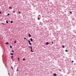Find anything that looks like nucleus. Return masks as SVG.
Here are the masks:
<instances>
[{"instance_id":"1","label":"nucleus","mask_w":76,"mask_h":76,"mask_svg":"<svg viewBox=\"0 0 76 76\" xmlns=\"http://www.w3.org/2000/svg\"><path fill=\"white\" fill-rule=\"evenodd\" d=\"M28 48H31V52H34V50H32V48L31 46H28Z\"/></svg>"},{"instance_id":"2","label":"nucleus","mask_w":76,"mask_h":76,"mask_svg":"<svg viewBox=\"0 0 76 76\" xmlns=\"http://www.w3.org/2000/svg\"><path fill=\"white\" fill-rule=\"evenodd\" d=\"M28 43H29V44L30 45H31V42H30V40H28Z\"/></svg>"},{"instance_id":"3","label":"nucleus","mask_w":76,"mask_h":76,"mask_svg":"<svg viewBox=\"0 0 76 76\" xmlns=\"http://www.w3.org/2000/svg\"><path fill=\"white\" fill-rule=\"evenodd\" d=\"M53 76H56L57 74L55 73H54L53 74Z\"/></svg>"},{"instance_id":"4","label":"nucleus","mask_w":76,"mask_h":76,"mask_svg":"<svg viewBox=\"0 0 76 76\" xmlns=\"http://www.w3.org/2000/svg\"><path fill=\"white\" fill-rule=\"evenodd\" d=\"M48 44H49V43H48V42H47L46 43V45H48Z\"/></svg>"},{"instance_id":"5","label":"nucleus","mask_w":76,"mask_h":76,"mask_svg":"<svg viewBox=\"0 0 76 76\" xmlns=\"http://www.w3.org/2000/svg\"><path fill=\"white\" fill-rule=\"evenodd\" d=\"M30 41H33V39H32V38H30Z\"/></svg>"},{"instance_id":"6","label":"nucleus","mask_w":76,"mask_h":76,"mask_svg":"<svg viewBox=\"0 0 76 76\" xmlns=\"http://www.w3.org/2000/svg\"><path fill=\"white\" fill-rule=\"evenodd\" d=\"M5 44L7 45V44L8 45H9V43H8L7 42H6L5 43Z\"/></svg>"},{"instance_id":"7","label":"nucleus","mask_w":76,"mask_h":76,"mask_svg":"<svg viewBox=\"0 0 76 76\" xmlns=\"http://www.w3.org/2000/svg\"><path fill=\"white\" fill-rule=\"evenodd\" d=\"M28 37H31V35L30 34H28Z\"/></svg>"},{"instance_id":"8","label":"nucleus","mask_w":76,"mask_h":76,"mask_svg":"<svg viewBox=\"0 0 76 76\" xmlns=\"http://www.w3.org/2000/svg\"><path fill=\"white\" fill-rule=\"evenodd\" d=\"M38 18H41V15H39L38 17Z\"/></svg>"},{"instance_id":"9","label":"nucleus","mask_w":76,"mask_h":76,"mask_svg":"<svg viewBox=\"0 0 76 76\" xmlns=\"http://www.w3.org/2000/svg\"><path fill=\"white\" fill-rule=\"evenodd\" d=\"M62 47H63V48H64V45H62Z\"/></svg>"},{"instance_id":"10","label":"nucleus","mask_w":76,"mask_h":76,"mask_svg":"<svg viewBox=\"0 0 76 76\" xmlns=\"http://www.w3.org/2000/svg\"><path fill=\"white\" fill-rule=\"evenodd\" d=\"M10 55H12V56H13V53H11Z\"/></svg>"},{"instance_id":"11","label":"nucleus","mask_w":76,"mask_h":76,"mask_svg":"<svg viewBox=\"0 0 76 76\" xmlns=\"http://www.w3.org/2000/svg\"><path fill=\"white\" fill-rule=\"evenodd\" d=\"M13 56H12L11 57V58H13Z\"/></svg>"},{"instance_id":"12","label":"nucleus","mask_w":76,"mask_h":76,"mask_svg":"<svg viewBox=\"0 0 76 76\" xmlns=\"http://www.w3.org/2000/svg\"><path fill=\"white\" fill-rule=\"evenodd\" d=\"M12 53H14V50H13L12 49Z\"/></svg>"},{"instance_id":"13","label":"nucleus","mask_w":76,"mask_h":76,"mask_svg":"<svg viewBox=\"0 0 76 76\" xmlns=\"http://www.w3.org/2000/svg\"><path fill=\"white\" fill-rule=\"evenodd\" d=\"M9 9H12V7H9Z\"/></svg>"},{"instance_id":"14","label":"nucleus","mask_w":76,"mask_h":76,"mask_svg":"<svg viewBox=\"0 0 76 76\" xmlns=\"http://www.w3.org/2000/svg\"><path fill=\"white\" fill-rule=\"evenodd\" d=\"M6 23H8V21H7V20L6 21Z\"/></svg>"},{"instance_id":"15","label":"nucleus","mask_w":76,"mask_h":76,"mask_svg":"<svg viewBox=\"0 0 76 76\" xmlns=\"http://www.w3.org/2000/svg\"><path fill=\"white\" fill-rule=\"evenodd\" d=\"M23 61H25V59L23 58Z\"/></svg>"},{"instance_id":"16","label":"nucleus","mask_w":76,"mask_h":76,"mask_svg":"<svg viewBox=\"0 0 76 76\" xmlns=\"http://www.w3.org/2000/svg\"><path fill=\"white\" fill-rule=\"evenodd\" d=\"M10 23H13V21H10Z\"/></svg>"},{"instance_id":"17","label":"nucleus","mask_w":76,"mask_h":76,"mask_svg":"<svg viewBox=\"0 0 76 76\" xmlns=\"http://www.w3.org/2000/svg\"><path fill=\"white\" fill-rule=\"evenodd\" d=\"M40 18H38V20H39V19H40Z\"/></svg>"},{"instance_id":"18","label":"nucleus","mask_w":76,"mask_h":76,"mask_svg":"<svg viewBox=\"0 0 76 76\" xmlns=\"http://www.w3.org/2000/svg\"><path fill=\"white\" fill-rule=\"evenodd\" d=\"M65 51H66V52H68V50H66Z\"/></svg>"},{"instance_id":"19","label":"nucleus","mask_w":76,"mask_h":76,"mask_svg":"<svg viewBox=\"0 0 76 76\" xmlns=\"http://www.w3.org/2000/svg\"><path fill=\"white\" fill-rule=\"evenodd\" d=\"M18 13H20V14L21 13L20 12V11H18Z\"/></svg>"},{"instance_id":"20","label":"nucleus","mask_w":76,"mask_h":76,"mask_svg":"<svg viewBox=\"0 0 76 76\" xmlns=\"http://www.w3.org/2000/svg\"><path fill=\"white\" fill-rule=\"evenodd\" d=\"M10 47L11 48H12V46H10Z\"/></svg>"},{"instance_id":"21","label":"nucleus","mask_w":76,"mask_h":76,"mask_svg":"<svg viewBox=\"0 0 76 76\" xmlns=\"http://www.w3.org/2000/svg\"><path fill=\"white\" fill-rule=\"evenodd\" d=\"M9 15H10V14H8L7 15V16H9Z\"/></svg>"},{"instance_id":"22","label":"nucleus","mask_w":76,"mask_h":76,"mask_svg":"<svg viewBox=\"0 0 76 76\" xmlns=\"http://www.w3.org/2000/svg\"><path fill=\"white\" fill-rule=\"evenodd\" d=\"M18 61H19V58H18Z\"/></svg>"},{"instance_id":"23","label":"nucleus","mask_w":76,"mask_h":76,"mask_svg":"<svg viewBox=\"0 0 76 76\" xmlns=\"http://www.w3.org/2000/svg\"><path fill=\"white\" fill-rule=\"evenodd\" d=\"M70 13L72 14V11H70Z\"/></svg>"},{"instance_id":"24","label":"nucleus","mask_w":76,"mask_h":76,"mask_svg":"<svg viewBox=\"0 0 76 76\" xmlns=\"http://www.w3.org/2000/svg\"><path fill=\"white\" fill-rule=\"evenodd\" d=\"M11 68L12 69H13V67H12V66H11Z\"/></svg>"},{"instance_id":"25","label":"nucleus","mask_w":76,"mask_h":76,"mask_svg":"<svg viewBox=\"0 0 76 76\" xmlns=\"http://www.w3.org/2000/svg\"><path fill=\"white\" fill-rule=\"evenodd\" d=\"M1 24H2L3 25H4L5 24L4 23H1Z\"/></svg>"},{"instance_id":"26","label":"nucleus","mask_w":76,"mask_h":76,"mask_svg":"<svg viewBox=\"0 0 76 76\" xmlns=\"http://www.w3.org/2000/svg\"><path fill=\"white\" fill-rule=\"evenodd\" d=\"M14 43H15V44H16V41H14Z\"/></svg>"},{"instance_id":"27","label":"nucleus","mask_w":76,"mask_h":76,"mask_svg":"<svg viewBox=\"0 0 76 76\" xmlns=\"http://www.w3.org/2000/svg\"><path fill=\"white\" fill-rule=\"evenodd\" d=\"M13 12H14V13H15V12H16V11H14Z\"/></svg>"},{"instance_id":"28","label":"nucleus","mask_w":76,"mask_h":76,"mask_svg":"<svg viewBox=\"0 0 76 76\" xmlns=\"http://www.w3.org/2000/svg\"><path fill=\"white\" fill-rule=\"evenodd\" d=\"M51 43H52V44H53V42H51Z\"/></svg>"},{"instance_id":"29","label":"nucleus","mask_w":76,"mask_h":76,"mask_svg":"<svg viewBox=\"0 0 76 76\" xmlns=\"http://www.w3.org/2000/svg\"><path fill=\"white\" fill-rule=\"evenodd\" d=\"M18 69H17V72H18Z\"/></svg>"},{"instance_id":"30","label":"nucleus","mask_w":76,"mask_h":76,"mask_svg":"<svg viewBox=\"0 0 76 76\" xmlns=\"http://www.w3.org/2000/svg\"><path fill=\"white\" fill-rule=\"evenodd\" d=\"M24 39H26V38L24 37Z\"/></svg>"},{"instance_id":"31","label":"nucleus","mask_w":76,"mask_h":76,"mask_svg":"<svg viewBox=\"0 0 76 76\" xmlns=\"http://www.w3.org/2000/svg\"><path fill=\"white\" fill-rule=\"evenodd\" d=\"M1 11H0V14H1Z\"/></svg>"},{"instance_id":"32","label":"nucleus","mask_w":76,"mask_h":76,"mask_svg":"<svg viewBox=\"0 0 76 76\" xmlns=\"http://www.w3.org/2000/svg\"><path fill=\"white\" fill-rule=\"evenodd\" d=\"M74 61H72V62H73Z\"/></svg>"},{"instance_id":"33","label":"nucleus","mask_w":76,"mask_h":76,"mask_svg":"<svg viewBox=\"0 0 76 76\" xmlns=\"http://www.w3.org/2000/svg\"><path fill=\"white\" fill-rule=\"evenodd\" d=\"M2 39H3V37H2Z\"/></svg>"},{"instance_id":"34","label":"nucleus","mask_w":76,"mask_h":76,"mask_svg":"<svg viewBox=\"0 0 76 76\" xmlns=\"http://www.w3.org/2000/svg\"><path fill=\"white\" fill-rule=\"evenodd\" d=\"M26 41H28V39H26Z\"/></svg>"},{"instance_id":"35","label":"nucleus","mask_w":76,"mask_h":76,"mask_svg":"<svg viewBox=\"0 0 76 76\" xmlns=\"http://www.w3.org/2000/svg\"><path fill=\"white\" fill-rule=\"evenodd\" d=\"M51 73H52V71H51Z\"/></svg>"},{"instance_id":"36","label":"nucleus","mask_w":76,"mask_h":76,"mask_svg":"<svg viewBox=\"0 0 76 76\" xmlns=\"http://www.w3.org/2000/svg\"><path fill=\"white\" fill-rule=\"evenodd\" d=\"M8 74H9V73H8Z\"/></svg>"},{"instance_id":"37","label":"nucleus","mask_w":76,"mask_h":76,"mask_svg":"<svg viewBox=\"0 0 76 76\" xmlns=\"http://www.w3.org/2000/svg\"><path fill=\"white\" fill-rule=\"evenodd\" d=\"M1 37V35H0Z\"/></svg>"},{"instance_id":"38","label":"nucleus","mask_w":76,"mask_h":76,"mask_svg":"<svg viewBox=\"0 0 76 76\" xmlns=\"http://www.w3.org/2000/svg\"><path fill=\"white\" fill-rule=\"evenodd\" d=\"M75 33H76V31Z\"/></svg>"}]
</instances>
